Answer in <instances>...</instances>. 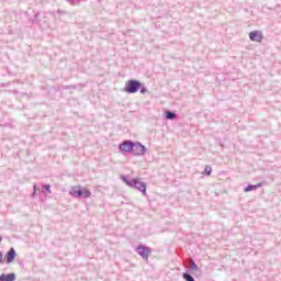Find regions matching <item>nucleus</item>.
<instances>
[{"mask_svg": "<svg viewBox=\"0 0 281 281\" xmlns=\"http://www.w3.org/2000/svg\"><path fill=\"white\" fill-rule=\"evenodd\" d=\"M121 180L123 183H126L128 188H134L135 190H138L139 192H142L144 196H146V183L139 181V179L137 178L127 179L126 176H121Z\"/></svg>", "mask_w": 281, "mask_h": 281, "instance_id": "1", "label": "nucleus"}, {"mask_svg": "<svg viewBox=\"0 0 281 281\" xmlns=\"http://www.w3.org/2000/svg\"><path fill=\"white\" fill-rule=\"evenodd\" d=\"M139 89H142V82L139 80L130 79L125 83L124 91L126 93H137V91H139Z\"/></svg>", "mask_w": 281, "mask_h": 281, "instance_id": "2", "label": "nucleus"}, {"mask_svg": "<svg viewBox=\"0 0 281 281\" xmlns=\"http://www.w3.org/2000/svg\"><path fill=\"white\" fill-rule=\"evenodd\" d=\"M136 252L138 254V256H140V258H143V260H148L150 254H153V249H150V247L148 246L138 245L136 247Z\"/></svg>", "mask_w": 281, "mask_h": 281, "instance_id": "3", "label": "nucleus"}, {"mask_svg": "<svg viewBox=\"0 0 281 281\" xmlns=\"http://www.w3.org/2000/svg\"><path fill=\"white\" fill-rule=\"evenodd\" d=\"M147 151H148V149L142 143H139V142L134 143L132 153H134V155L136 157H142V156L146 155Z\"/></svg>", "mask_w": 281, "mask_h": 281, "instance_id": "4", "label": "nucleus"}, {"mask_svg": "<svg viewBox=\"0 0 281 281\" xmlns=\"http://www.w3.org/2000/svg\"><path fill=\"white\" fill-rule=\"evenodd\" d=\"M134 144L135 142L124 140L123 144L119 146V148L122 150V153H133Z\"/></svg>", "mask_w": 281, "mask_h": 281, "instance_id": "5", "label": "nucleus"}, {"mask_svg": "<svg viewBox=\"0 0 281 281\" xmlns=\"http://www.w3.org/2000/svg\"><path fill=\"white\" fill-rule=\"evenodd\" d=\"M262 32L260 31H252L249 33V40L252 41L254 43H262Z\"/></svg>", "mask_w": 281, "mask_h": 281, "instance_id": "6", "label": "nucleus"}, {"mask_svg": "<svg viewBox=\"0 0 281 281\" xmlns=\"http://www.w3.org/2000/svg\"><path fill=\"white\" fill-rule=\"evenodd\" d=\"M4 258L7 265H12V262H14V258H16V250L13 247H11L9 251L5 254Z\"/></svg>", "mask_w": 281, "mask_h": 281, "instance_id": "7", "label": "nucleus"}, {"mask_svg": "<svg viewBox=\"0 0 281 281\" xmlns=\"http://www.w3.org/2000/svg\"><path fill=\"white\" fill-rule=\"evenodd\" d=\"M70 194L71 196L80 199V196H82V187L81 186L72 187L70 190Z\"/></svg>", "mask_w": 281, "mask_h": 281, "instance_id": "8", "label": "nucleus"}, {"mask_svg": "<svg viewBox=\"0 0 281 281\" xmlns=\"http://www.w3.org/2000/svg\"><path fill=\"white\" fill-rule=\"evenodd\" d=\"M16 280V273L12 272L9 274L2 273L0 276V281H15Z\"/></svg>", "mask_w": 281, "mask_h": 281, "instance_id": "9", "label": "nucleus"}, {"mask_svg": "<svg viewBox=\"0 0 281 281\" xmlns=\"http://www.w3.org/2000/svg\"><path fill=\"white\" fill-rule=\"evenodd\" d=\"M257 188H262V183L259 182L257 184H248L245 189L244 192H254Z\"/></svg>", "mask_w": 281, "mask_h": 281, "instance_id": "10", "label": "nucleus"}, {"mask_svg": "<svg viewBox=\"0 0 281 281\" xmlns=\"http://www.w3.org/2000/svg\"><path fill=\"white\" fill-rule=\"evenodd\" d=\"M81 196L82 199H89V196H91V191L85 187H81Z\"/></svg>", "mask_w": 281, "mask_h": 281, "instance_id": "11", "label": "nucleus"}, {"mask_svg": "<svg viewBox=\"0 0 281 281\" xmlns=\"http://www.w3.org/2000/svg\"><path fill=\"white\" fill-rule=\"evenodd\" d=\"M166 119L167 120H177V113H175L172 111H167L166 112Z\"/></svg>", "mask_w": 281, "mask_h": 281, "instance_id": "12", "label": "nucleus"}, {"mask_svg": "<svg viewBox=\"0 0 281 281\" xmlns=\"http://www.w3.org/2000/svg\"><path fill=\"white\" fill-rule=\"evenodd\" d=\"M182 278L186 280V281H194V277H192V274L188 273V272H184L182 274Z\"/></svg>", "mask_w": 281, "mask_h": 281, "instance_id": "13", "label": "nucleus"}, {"mask_svg": "<svg viewBox=\"0 0 281 281\" xmlns=\"http://www.w3.org/2000/svg\"><path fill=\"white\" fill-rule=\"evenodd\" d=\"M42 188H43V190H45V192H46L47 194H52V186H49V184H43Z\"/></svg>", "mask_w": 281, "mask_h": 281, "instance_id": "14", "label": "nucleus"}, {"mask_svg": "<svg viewBox=\"0 0 281 281\" xmlns=\"http://www.w3.org/2000/svg\"><path fill=\"white\" fill-rule=\"evenodd\" d=\"M41 192V188H38L36 184L33 186V193L32 196H36Z\"/></svg>", "mask_w": 281, "mask_h": 281, "instance_id": "15", "label": "nucleus"}, {"mask_svg": "<svg viewBox=\"0 0 281 281\" xmlns=\"http://www.w3.org/2000/svg\"><path fill=\"white\" fill-rule=\"evenodd\" d=\"M204 172H205V175H207V177H210V175H212V167L206 166V167L204 168Z\"/></svg>", "mask_w": 281, "mask_h": 281, "instance_id": "16", "label": "nucleus"}, {"mask_svg": "<svg viewBox=\"0 0 281 281\" xmlns=\"http://www.w3.org/2000/svg\"><path fill=\"white\" fill-rule=\"evenodd\" d=\"M140 93L144 95V93H147L148 92V89L145 87V86H142L140 83Z\"/></svg>", "mask_w": 281, "mask_h": 281, "instance_id": "17", "label": "nucleus"}, {"mask_svg": "<svg viewBox=\"0 0 281 281\" xmlns=\"http://www.w3.org/2000/svg\"><path fill=\"white\" fill-rule=\"evenodd\" d=\"M0 263H3V252L0 251Z\"/></svg>", "mask_w": 281, "mask_h": 281, "instance_id": "18", "label": "nucleus"}, {"mask_svg": "<svg viewBox=\"0 0 281 281\" xmlns=\"http://www.w3.org/2000/svg\"><path fill=\"white\" fill-rule=\"evenodd\" d=\"M191 269H199V267L196 266L195 262H193V263L191 265Z\"/></svg>", "mask_w": 281, "mask_h": 281, "instance_id": "19", "label": "nucleus"}, {"mask_svg": "<svg viewBox=\"0 0 281 281\" xmlns=\"http://www.w3.org/2000/svg\"><path fill=\"white\" fill-rule=\"evenodd\" d=\"M68 3H71V1H74V0H66Z\"/></svg>", "mask_w": 281, "mask_h": 281, "instance_id": "20", "label": "nucleus"}, {"mask_svg": "<svg viewBox=\"0 0 281 281\" xmlns=\"http://www.w3.org/2000/svg\"><path fill=\"white\" fill-rule=\"evenodd\" d=\"M1 240H3V237H2V236H0V243H1Z\"/></svg>", "mask_w": 281, "mask_h": 281, "instance_id": "21", "label": "nucleus"}]
</instances>
